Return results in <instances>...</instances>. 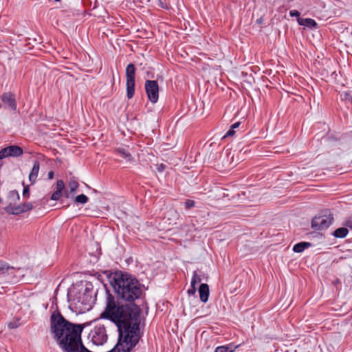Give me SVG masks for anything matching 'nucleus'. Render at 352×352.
<instances>
[{"label": "nucleus", "mask_w": 352, "mask_h": 352, "mask_svg": "<svg viewBox=\"0 0 352 352\" xmlns=\"http://www.w3.org/2000/svg\"><path fill=\"white\" fill-rule=\"evenodd\" d=\"M135 72L136 68L133 63H129L126 67V96L129 99L133 97L135 94Z\"/></svg>", "instance_id": "1"}, {"label": "nucleus", "mask_w": 352, "mask_h": 352, "mask_svg": "<svg viewBox=\"0 0 352 352\" xmlns=\"http://www.w3.org/2000/svg\"><path fill=\"white\" fill-rule=\"evenodd\" d=\"M93 294V285L90 283H86L84 288H82L74 295V300L83 305H89L91 303Z\"/></svg>", "instance_id": "2"}, {"label": "nucleus", "mask_w": 352, "mask_h": 352, "mask_svg": "<svg viewBox=\"0 0 352 352\" xmlns=\"http://www.w3.org/2000/svg\"><path fill=\"white\" fill-rule=\"evenodd\" d=\"M89 337L96 345H102L107 340V334L103 324H97L90 331Z\"/></svg>", "instance_id": "3"}, {"label": "nucleus", "mask_w": 352, "mask_h": 352, "mask_svg": "<svg viewBox=\"0 0 352 352\" xmlns=\"http://www.w3.org/2000/svg\"><path fill=\"white\" fill-rule=\"evenodd\" d=\"M144 89L148 100L155 104L159 99V85L157 80H146L144 83Z\"/></svg>", "instance_id": "4"}, {"label": "nucleus", "mask_w": 352, "mask_h": 352, "mask_svg": "<svg viewBox=\"0 0 352 352\" xmlns=\"http://www.w3.org/2000/svg\"><path fill=\"white\" fill-rule=\"evenodd\" d=\"M333 221L331 214L316 216L311 221V227L316 230H322L328 228Z\"/></svg>", "instance_id": "5"}, {"label": "nucleus", "mask_w": 352, "mask_h": 352, "mask_svg": "<svg viewBox=\"0 0 352 352\" xmlns=\"http://www.w3.org/2000/svg\"><path fill=\"white\" fill-rule=\"evenodd\" d=\"M2 101L11 109L15 110L16 109V102L14 94L10 92L3 94L2 96Z\"/></svg>", "instance_id": "6"}, {"label": "nucleus", "mask_w": 352, "mask_h": 352, "mask_svg": "<svg viewBox=\"0 0 352 352\" xmlns=\"http://www.w3.org/2000/svg\"><path fill=\"white\" fill-rule=\"evenodd\" d=\"M114 153L117 155L124 159L127 162H131L133 160V158L129 153L127 147H118L115 148Z\"/></svg>", "instance_id": "7"}, {"label": "nucleus", "mask_w": 352, "mask_h": 352, "mask_svg": "<svg viewBox=\"0 0 352 352\" xmlns=\"http://www.w3.org/2000/svg\"><path fill=\"white\" fill-rule=\"evenodd\" d=\"M200 300L206 303L208 300L210 290L209 286L206 283H201L198 289Z\"/></svg>", "instance_id": "8"}, {"label": "nucleus", "mask_w": 352, "mask_h": 352, "mask_svg": "<svg viewBox=\"0 0 352 352\" xmlns=\"http://www.w3.org/2000/svg\"><path fill=\"white\" fill-rule=\"evenodd\" d=\"M15 269L10 266L7 263L0 260V274H7L9 278H14L15 276Z\"/></svg>", "instance_id": "9"}, {"label": "nucleus", "mask_w": 352, "mask_h": 352, "mask_svg": "<svg viewBox=\"0 0 352 352\" xmlns=\"http://www.w3.org/2000/svg\"><path fill=\"white\" fill-rule=\"evenodd\" d=\"M40 169V163L38 160H34L33 162V166L31 169V171L29 174V181L31 184H34L36 182V178L38 175Z\"/></svg>", "instance_id": "10"}, {"label": "nucleus", "mask_w": 352, "mask_h": 352, "mask_svg": "<svg viewBox=\"0 0 352 352\" xmlns=\"http://www.w3.org/2000/svg\"><path fill=\"white\" fill-rule=\"evenodd\" d=\"M297 22L298 25L311 29L316 28L317 27V23L316 22V21L311 18L298 17L297 19Z\"/></svg>", "instance_id": "11"}, {"label": "nucleus", "mask_w": 352, "mask_h": 352, "mask_svg": "<svg viewBox=\"0 0 352 352\" xmlns=\"http://www.w3.org/2000/svg\"><path fill=\"white\" fill-rule=\"evenodd\" d=\"M241 344H235L233 342L229 343L226 345L219 346H217L214 352H234L238 348H239Z\"/></svg>", "instance_id": "12"}, {"label": "nucleus", "mask_w": 352, "mask_h": 352, "mask_svg": "<svg viewBox=\"0 0 352 352\" xmlns=\"http://www.w3.org/2000/svg\"><path fill=\"white\" fill-rule=\"evenodd\" d=\"M8 151L10 157H19L23 153L22 148L16 145L8 146Z\"/></svg>", "instance_id": "13"}, {"label": "nucleus", "mask_w": 352, "mask_h": 352, "mask_svg": "<svg viewBox=\"0 0 352 352\" xmlns=\"http://www.w3.org/2000/svg\"><path fill=\"white\" fill-rule=\"evenodd\" d=\"M33 205L31 203H24L19 204L18 206H16L15 210H16V214L19 215L21 213L28 212L33 209Z\"/></svg>", "instance_id": "14"}, {"label": "nucleus", "mask_w": 352, "mask_h": 352, "mask_svg": "<svg viewBox=\"0 0 352 352\" xmlns=\"http://www.w3.org/2000/svg\"><path fill=\"white\" fill-rule=\"evenodd\" d=\"M311 243L307 241H302L295 244L293 246L292 250L296 253H301L308 248L311 247Z\"/></svg>", "instance_id": "15"}, {"label": "nucleus", "mask_w": 352, "mask_h": 352, "mask_svg": "<svg viewBox=\"0 0 352 352\" xmlns=\"http://www.w3.org/2000/svg\"><path fill=\"white\" fill-rule=\"evenodd\" d=\"M349 233V230L346 228H339L333 232V236L336 238L342 239L345 237Z\"/></svg>", "instance_id": "16"}, {"label": "nucleus", "mask_w": 352, "mask_h": 352, "mask_svg": "<svg viewBox=\"0 0 352 352\" xmlns=\"http://www.w3.org/2000/svg\"><path fill=\"white\" fill-rule=\"evenodd\" d=\"M68 186L70 189V192L69 193L67 194V197H69L70 195L73 196L75 194L76 190L78 188V183L76 181H70Z\"/></svg>", "instance_id": "17"}, {"label": "nucleus", "mask_w": 352, "mask_h": 352, "mask_svg": "<svg viewBox=\"0 0 352 352\" xmlns=\"http://www.w3.org/2000/svg\"><path fill=\"white\" fill-rule=\"evenodd\" d=\"M88 197L84 194H80L75 197V202L78 204H85L88 201Z\"/></svg>", "instance_id": "18"}, {"label": "nucleus", "mask_w": 352, "mask_h": 352, "mask_svg": "<svg viewBox=\"0 0 352 352\" xmlns=\"http://www.w3.org/2000/svg\"><path fill=\"white\" fill-rule=\"evenodd\" d=\"M341 99L345 102H352V95L349 91H344L340 94Z\"/></svg>", "instance_id": "19"}, {"label": "nucleus", "mask_w": 352, "mask_h": 352, "mask_svg": "<svg viewBox=\"0 0 352 352\" xmlns=\"http://www.w3.org/2000/svg\"><path fill=\"white\" fill-rule=\"evenodd\" d=\"M201 281V278L197 274L195 271L193 272L192 277L191 279L190 285H196L197 283H199Z\"/></svg>", "instance_id": "20"}, {"label": "nucleus", "mask_w": 352, "mask_h": 352, "mask_svg": "<svg viewBox=\"0 0 352 352\" xmlns=\"http://www.w3.org/2000/svg\"><path fill=\"white\" fill-rule=\"evenodd\" d=\"M15 207H16V206H12L11 204H10L9 206H6L4 208V210L8 214L16 215V214Z\"/></svg>", "instance_id": "21"}, {"label": "nucleus", "mask_w": 352, "mask_h": 352, "mask_svg": "<svg viewBox=\"0 0 352 352\" xmlns=\"http://www.w3.org/2000/svg\"><path fill=\"white\" fill-rule=\"evenodd\" d=\"M184 204H185V208L186 210H188L195 206V201L192 199H186Z\"/></svg>", "instance_id": "22"}, {"label": "nucleus", "mask_w": 352, "mask_h": 352, "mask_svg": "<svg viewBox=\"0 0 352 352\" xmlns=\"http://www.w3.org/2000/svg\"><path fill=\"white\" fill-rule=\"evenodd\" d=\"M65 185L64 182L62 180H58L56 182V191L60 192L62 193L64 189Z\"/></svg>", "instance_id": "23"}, {"label": "nucleus", "mask_w": 352, "mask_h": 352, "mask_svg": "<svg viewBox=\"0 0 352 352\" xmlns=\"http://www.w3.org/2000/svg\"><path fill=\"white\" fill-rule=\"evenodd\" d=\"M10 157L8 155V147L4 148L0 151V160Z\"/></svg>", "instance_id": "24"}, {"label": "nucleus", "mask_w": 352, "mask_h": 352, "mask_svg": "<svg viewBox=\"0 0 352 352\" xmlns=\"http://www.w3.org/2000/svg\"><path fill=\"white\" fill-rule=\"evenodd\" d=\"M30 197V188L29 186H25L23 190V197L24 199H28Z\"/></svg>", "instance_id": "25"}, {"label": "nucleus", "mask_w": 352, "mask_h": 352, "mask_svg": "<svg viewBox=\"0 0 352 352\" xmlns=\"http://www.w3.org/2000/svg\"><path fill=\"white\" fill-rule=\"evenodd\" d=\"M62 193L60 192H58V191H55L52 193V196H51V199L52 200H54V201H57L60 199V196H61Z\"/></svg>", "instance_id": "26"}, {"label": "nucleus", "mask_w": 352, "mask_h": 352, "mask_svg": "<svg viewBox=\"0 0 352 352\" xmlns=\"http://www.w3.org/2000/svg\"><path fill=\"white\" fill-rule=\"evenodd\" d=\"M197 291L196 286L190 285V288L187 290V293L189 296H193Z\"/></svg>", "instance_id": "27"}, {"label": "nucleus", "mask_w": 352, "mask_h": 352, "mask_svg": "<svg viewBox=\"0 0 352 352\" xmlns=\"http://www.w3.org/2000/svg\"><path fill=\"white\" fill-rule=\"evenodd\" d=\"M10 197H15L17 200H19L20 196L17 190H12L10 192Z\"/></svg>", "instance_id": "28"}, {"label": "nucleus", "mask_w": 352, "mask_h": 352, "mask_svg": "<svg viewBox=\"0 0 352 352\" xmlns=\"http://www.w3.org/2000/svg\"><path fill=\"white\" fill-rule=\"evenodd\" d=\"M235 133V131L230 127V129L226 132V133L223 135V138H226L227 137L233 136Z\"/></svg>", "instance_id": "29"}, {"label": "nucleus", "mask_w": 352, "mask_h": 352, "mask_svg": "<svg viewBox=\"0 0 352 352\" xmlns=\"http://www.w3.org/2000/svg\"><path fill=\"white\" fill-rule=\"evenodd\" d=\"M289 15L292 17L296 16L297 19L300 17V12L296 10H292L289 11Z\"/></svg>", "instance_id": "30"}, {"label": "nucleus", "mask_w": 352, "mask_h": 352, "mask_svg": "<svg viewBox=\"0 0 352 352\" xmlns=\"http://www.w3.org/2000/svg\"><path fill=\"white\" fill-rule=\"evenodd\" d=\"M166 168V166L163 164H156V169L159 173H162Z\"/></svg>", "instance_id": "31"}, {"label": "nucleus", "mask_w": 352, "mask_h": 352, "mask_svg": "<svg viewBox=\"0 0 352 352\" xmlns=\"http://www.w3.org/2000/svg\"><path fill=\"white\" fill-rule=\"evenodd\" d=\"M240 125V122H236L235 123H234L232 126H231V128L233 129L234 130L236 128H238Z\"/></svg>", "instance_id": "32"}, {"label": "nucleus", "mask_w": 352, "mask_h": 352, "mask_svg": "<svg viewBox=\"0 0 352 352\" xmlns=\"http://www.w3.org/2000/svg\"><path fill=\"white\" fill-rule=\"evenodd\" d=\"M54 173L53 171H50L48 173L47 177L49 179H52L54 178Z\"/></svg>", "instance_id": "33"}, {"label": "nucleus", "mask_w": 352, "mask_h": 352, "mask_svg": "<svg viewBox=\"0 0 352 352\" xmlns=\"http://www.w3.org/2000/svg\"><path fill=\"white\" fill-rule=\"evenodd\" d=\"M346 226L352 229V219L347 221Z\"/></svg>", "instance_id": "34"}, {"label": "nucleus", "mask_w": 352, "mask_h": 352, "mask_svg": "<svg viewBox=\"0 0 352 352\" xmlns=\"http://www.w3.org/2000/svg\"><path fill=\"white\" fill-rule=\"evenodd\" d=\"M8 327L10 328V329H14V328H16L17 326L16 325H14V324L10 322L8 324Z\"/></svg>", "instance_id": "35"}, {"label": "nucleus", "mask_w": 352, "mask_h": 352, "mask_svg": "<svg viewBox=\"0 0 352 352\" xmlns=\"http://www.w3.org/2000/svg\"><path fill=\"white\" fill-rule=\"evenodd\" d=\"M262 22H263L262 18H259L256 20V23H258V24H261V23H262Z\"/></svg>", "instance_id": "36"}, {"label": "nucleus", "mask_w": 352, "mask_h": 352, "mask_svg": "<svg viewBox=\"0 0 352 352\" xmlns=\"http://www.w3.org/2000/svg\"><path fill=\"white\" fill-rule=\"evenodd\" d=\"M54 1H56V2H58V1H60V0H54Z\"/></svg>", "instance_id": "37"}, {"label": "nucleus", "mask_w": 352, "mask_h": 352, "mask_svg": "<svg viewBox=\"0 0 352 352\" xmlns=\"http://www.w3.org/2000/svg\"><path fill=\"white\" fill-rule=\"evenodd\" d=\"M2 199L0 198V203L1 202Z\"/></svg>", "instance_id": "38"}]
</instances>
